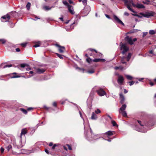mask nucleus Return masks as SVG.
Segmentation results:
<instances>
[{
	"label": "nucleus",
	"instance_id": "f257e3e1",
	"mask_svg": "<svg viewBox=\"0 0 156 156\" xmlns=\"http://www.w3.org/2000/svg\"><path fill=\"white\" fill-rule=\"evenodd\" d=\"M137 122L140 126L141 127L139 128L137 125L136 123L135 125L134 129L137 131L142 133H146L147 130L146 129H143L144 126H145L147 127L152 126L154 125L156 122L155 120L154 117L152 115H150L148 116L143 121V122L140 120H137Z\"/></svg>",
	"mask_w": 156,
	"mask_h": 156
},
{
	"label": "nucleus",
	"instance_id": "f03ea898",
	"mask_svg": "<svg viewBox=\"0 0 156 156\" xmlns=\"http://www.w3.org/2000/svg\"><path fill=\"white\" fill-rule=\"evenodd\" d=\"M131 56L132 54L131 53H129L126 57L124 56L122 57L121 60V63L123 64H125V66L124 67H123L121 66H115L114 67V69L115 70L119 69L121 71H122L123 70L125 69L129 66V64L127 63V62L125 61V59H126V61L127 62H129L131 57Z\"/></svg>",
	"mask_w": 156,
	"mask_h": 156
},
{
	"label": "nucleus",
	"instance_id": "7ed1b4c3",
	"mask_svg": "<svg viewBox=\"0 0 156 156\" xmlns=\"http://www.w3.org/2000/svg\"><path fill=\"white\" fill-rule=\"evenodd\" d=\"M84 133L86 138L89 141H91L96 140L97 139V137H99L100 138H101V136H100V134L95 135L94 136H91V135L89 133L87 134V133L85 131L84 132Z\"/></svg>",
	"mask_w": 156,
	"mask_h": 156
},
{
	"label": "nucleus",
	"instance_id": "20e7f679",
	"mask_svg": "<svg viewBox=\"0 0 156 156\" xmlns=\"http://www.w3.org/2000/svg\"><path fill=\"white\" fill-rule=\"evenodd\" d=\"M120 50H123L121 52L122 54L124 55L129 50V48L125 44H123L122 42L120 43Z\"/></svg>",
	"mask_w": 156,
	"mask_h": 156
},
{
	"label": "nucleus",
	"instance_id": "39448f33",
	"mask_svg": "<svg viewBox=\"0 0 156 156\" xmlns=\"http://www.w3.org/2000/svg\"><path fill=\"white\" fill-rule=\"evenodd\" d=\"M140 14L142 15V16L145 17L147 18H149L151 16H154L155 13L154 12H147L145 13H140Z\"/></svg>",
	"mask_w": 156,
	"mask_h": 156
},
{
	"label": "nucleus",
	"instance_id": "423d86ee",
	"mask_svg": "<svg viewBox=\"0 0 156 156\" xmlns=\"http://www.w3.org/2000/svg\"><path fill=\"white\" fill-rule=\"evenodd\" d=\"M96 92L100 96H103L106 94V92L101 87H98L97 90H96Z\"/></svg>",
	"mask_w": 156,
	"mask_h": 156
},
{
	"label": "nucleus",
	"instance_id": "0eeeda50",
	"mask_svg": "<svg viewBox=\"0 0 156 156\" xmlns=\"http://www.w3.org/2000/svg\"><path fill=\"white\" fill-rule=\"evenodd\" d=\"M10 18L9 14L8 13L6 15L2 16L1 20L2 22H8L10 20Z\"/></svg>",
	"mask_w": 156,
	"mask_h": 156
},
{
	"label": "nucleus",
	"instance_id": "6e6552de",
	"mask_svg": "<svg viewBox=\"0 0 156 156\" xmlns=\"http://www.w3.org/2000/svg\"><path fill=\"white\" fill-rule=\"evenodd\" d=\"M124 81V78L123 77L120 75H119L118 78L117 80V82L118 84L120 85L123 84V83Z\"/></svg>",
	"mask_w": 156,
	"mask_h": 156
},
{
	"label": "nucleus",
	"instance_id": "1a4fd4ad",
	"mask_svg": "<svg viewBox=\"0 0 156 156\" xmlns=\"http://www.w3.org/2000/svg\"><path fill=\"white\" fill-rule=\"evenodd\" d=\"M125 40L130 45H133L134 44L133 41L131 37H129V36H127L125 38Z\"/></svg>",
	"mask_w": 156,
	"mask_h": 156
},
{
	"label": "nucleus",
	"instance_id": "9d476101",
	"mask_svg": "<svg viewBox=\"0 0 156 156\" xmlns=\"http://www.w3.org/2000/svg\"><path fill=\"white\" fill-rule=\"evenodd\" d=\"M90 10V6L88 5L85 6L84 8V12L86 15L85 16H86L88 15Z\"/></svg>",
	"mask_w": 156,
	"mask_h": 156
},
{
	"label": "nucleus",
	"instance_id": "9b49d317",
	"mask_svg": "<svg viewBox=\"0 0 156 156\" xmlns=\"http://www.w3.org/2000/svg\"><path fill=\"white\" fill-rule=\"evenodd\" d=\"M34 69L35 70L36 72L38 74L43 73L45 71V70L43 69L36 68V67H34Z\"/></svg>",
	"mask_w": 156,
	"mask_h": 156
},
{
	"label": "nucleus",
	"instance_id": "f8f14e48",
	"mask_svg": "<svg viewBox=\"0 0 156 156\" xmlns=\"http://www.w3.org/2000/svg\"><path fill=\"white\" fill-rule=\"evenodd\" d=\"M113 18L114 19V20L116 21L118 23L121 24L123 26H124V24L123 23V22L120 20L118 17L117 16L115 15H114Z\"/></svg>",
	"mask_w": 156,
	"mask_h": 156
},
{
	"label": "nucleus",
	"instance_id": "ddd939ff",
	"mask_svg": "<svg viewBox=\"0 0 156 156\" xmlns=\"http://www.w3.org/2000/svg\"><path fill=\"white\" fill-rule=\"evenodd\" d=\"M55 46L58 48L59 51L61 53H62L64 52L65 50V47L64 46H61L60 45L56 44Z\"/></svg>",
	"mask_w": 156,
	"mask_h": 156
},
{
	"label": "nucleus",
	"instance_id": "4468645a",
	"mask_svg": "<svg viewBox=\"0 0 156 156\" xmlns=\"http://www.w3.org/2000/svg\"><path fill=\"white\" fill-rule=\"evenodd\" d=\"M113 132H114L112 131H108L105 133L100 134V136H104V135L105 134L107 135L108 136H110L113 135Z\"/></svg>",
	"mask_w": 156,
	"mask_h": 156
},
{
	"label": "nucleus",
	"instance_id": "2eb2a0df",
	"mask_svg": "<svg viewBox=\"0 0 156 156\" xmlns=\"http://www.w3.org/2000/svg\"><path fill=\"white\" fill-rule=\"evenodd\" d=\"M68 9L69 12L72 15L74 14L75 12L74 10L73 7L70 5L68 7Z\"/></svg>",
	"mask_w": 156,
	"mask_h": 156
},
{
	"label": "nucleus",
	"instance_id": "dca6fc26",
	"mask_svg": "<svg viewBox=\"0 0 156 156\" xmlns=\"http://www.w3.org/2000/svg\"><path fill=\"white\" fill-rule=\"evenodd\" d=\"M120 97L121 99L120 101V103L121 104H123L125 100V98L124 96L122 93L119 94Z\"/></svg>",
	"mask_w": 156,
	"mask_h": 156
},
{
	"label": "nucleus",
	"instance_id": "f3484780",
	"mask_svg": "<svg viewBox=\"0 0 156 156\" xmlns=\"http://www.w3.org/2000/svg\"><path fill=\"white\" fill-rule=\"evenodd\" d=\"M105 61V60L104 58H95L93 60V61L95 62H104Z\"/></svg>",
	"mask_w": 156,
	"mask_h": 156
},
{
	"label": "nucleus",
	"instance_id": "a211bd4d",
	"mask_svg": "<svg viewBox=\"0 0 156 156\" xmlns=\"http://www.w3.org/2000/svg\"><path fill=\"white\" fill-rule=\"evenodd\" d=\"M126 107V104L123 105L119 109V113L121 112V111H125Z\"/></svg>",
	"mask_w": 156,
	"mask_h": 156
},
{
	"label": "nucleus",
	"instance_id": "6ab92c4d",
	"mask_svg": "<svg viewBox=\"0 0 156 156\" xmlns=\"http://www.w3.org/2000/svg\"><path fill=\"white\" fill-rule=\"evenodd\" d=\"M98 118L97 115L95 114L94 112H93L92 114L91 119L92 120H96Z\"/></svg>",
	"mask_w": 156,
	"mask_h": 156
},
{
	"label": "nucleus",
	"instance_id": "aec40b11",
	"mask_svg": "<svg viewBox=\"0 0 156 156\" xmlns=\"http://www.w3.org/2000/svg\"><path fill=\"white\" fill-rule=\"evenodd\" d=\"M136 7L138 8L141 9L144 8H145V7L144 5H143L142 4H140L137 3L136 4Z\"/></svg>",
	"mask_w": 156,
	"mask_h": 156
},
{
	"label": "nucleus",
	"instance_id": "412c9836",
	"mask_svg": "<svg viewBox=\"0 0 156 156\" xmlns=\"http://www.w3.org/2000/svg\"><path fill=\"white\" fill-rule=\"evenodd\" d=\"M79 22V20L77 17V16H76V17L75 18L74 20V22L72 23V24H71V25H73L76 24V25Z\"/></svg>",
	"mask_w": 156,
	"mask_h": 156
},
{
	"label": "nucleus",
	"instance_id": "4be33fe9",
	"mask_svg": "<svg viewBox=\"0 0 156 156\" xmlns=\"http://www.w3.org/2000/svg\"><path fill=\"white\" fill-rule=\"evenodd\" d=\"M27 132L25 129H22L21 133V136L23 135H25L27 133Z\"/></svg>",
	"mask_w": 156,
	"mask_h": 156
},
{
	"label": "nucleus",
	"instance_id": "5701e85b",
	"mask_svg": "<svg viewBox=\"0 0 156 156\" xmlns=\"http://www.w3.org/2000/svg\"><path fill=\"white\" fill-rule=\"evenodd\" d=\"M62 3L66 6H67V8L69 6H70V5H69L68 2H67V1L66 0H62Z\"/></svg>",
	"mask_w": 156,
	"mask_h": 156
},
{
	"label": "nucleus",
	"instance_id": "b1692460",
	"mask_svg": "<svg viewBox=\"0 0 156 156\" xmlns=\"http://www.w3.org/2000/svg\"><path fill=\"white\" fill-rule=\"evenodd\" d=\"M54 7V6H51L50 7L47 6H45L43 7V8L45 10L48 11L50 10L52 8Z\"/></svg>",
	"mask_w": 156,
	"mask_h": 156
},
{
	"label": "nucleus",
	"instance_id": "393cba45",
	"mask_svg": "<svg viewBox=\"0 0 156 156\" xmlns=\"http://www.w3.org/2000/svg\"><path fill=\"white\" fill-rule=\"evenodd\" d=\"M76 69H78L79 71L80 72H82V73H84V69L82 68H80V67H78L77 66H76Z\"/></svg>",
	"mask_w": 156,
	"mask_h": 156
},
{
	"label": "nucleus",
	"instance_id": "a878e982",
	"mask_svg": "<svg viewBox=\"0 0 156 156\" xmlns=\"http://www.w3.org/2000/svg\"><path fill=\"white\" fill-rule=\"evenodd\" d=\"M125 76H126L127 79L129 80H131L133 79V77L128 75H126Z\"/></svg>",
	"mask_w": 156,
	"mask_h": 156
},
{
	"label": "nucleus",
	"instance_id": "bb28decb",
	"mask_svg": "<svg viewBox=\"0 0 156 156\" xmlns=\"http://www.w3.org/2000/svg\"><path fill=\"white\" fill-rule=\"evenodd\" d=\"M20 111H21V112H23V113L24 114H27V111L25 109H24L23 108H20Z\"/></svg>",
	"mask_w": 156,
	"mask_h": 156
},
{
	"label": "nucleus",
	"instance_id": "cd10ccee",
	"mask_svg": "<svg viewBox=\"0 0 156 156\" xmlns=\"http://www.w3.org/2000/svg\"><path fill=\"white\" fill-rule=\"evenodd\" d=\"M41 42L40 41H38L37 43L35 44L33 46L35 48H37L40 46Z\"/></svg>",
	"mask_w": 156,
	"mask_h": 156
},
{
	"label": "nucleus",
	"instance_id": "c85d7f7f",
	"mask_svg": "<svg viewBox=\"0 0 156 156\" xmlns=\"http://www.w3.org/2000/svg\"><path fill=\"white\" fill-rule=\"evenodd\" d=\"M111 123L113 126H117V127L118 126V125L117 124V123L115 121L113 120H112Z\"/></svg>",
	"mask_w": 156,
	"mask_h": 156
},
{
	"label": "nucleus",
	"instance_id": "c756f323",
	"mask_svg": "<svg viewBox=\"0 0 156 156\" xmlns=\"http://www.w3.org/2000/svg\"><path fill=\"white\" fill-rule=\"evenodd\" d=\"M122 115L124 117H126L127 116L126 112V111H121Z\"/></svg>",
	"mask_w": 156,
	"mask_h": 156
},
{
	"label": "nucleus",
	"instance_id": "7c9ffc66",
	"mask_svg": "<svg viewBox=\"0 0 156 156\" xmlns=\"http://www.w3.org/2000/svg\"><path fill=\"white\" fill-rule=\"evenodd\" d=\"M149 34L151 35H153L156 34V32L154 30H149Z\"/></svg>",
	"mask_w": 156,
	"mask_h": 156
},
{
	"label": "nucleus",
	"instance_id": "2f4dec72",
	"mask_svg": "<svg viewBox=\"0 0 156 156\" xmlns=\"http://www.w3.org/2000/svg\"><path fill=\"white\" fill-rule=\"evenodd\" d=\"M87 61L89 63H90L91 62L93 61V60L89 57H88L86 59Z\"/></svg>",
	"mask_w": 156,
	"mask_h": 156
},
{
	"label": "nucleus",
	"instance_id": "473e14b6",
	"mask_svg": "<svg viewBox=\"0 0 156 156\" xmlns=\"http://www.w3.org/2000/svg\"><path fill=\"white\" fill-rule=\"evenodd\" d=\"M31 4L30 2H28L26 6V7L27 10H29L30 9Z\"/></svg>",
	"mask_w": 156,
	"mask_h": 156
},
{
	"label": "nucleus",
	"instance_id": "72a5a7b5",
	"mask_svg": "<svg viewBox=\"0 0 156 156\" xmlns=\"http://www.w3.org/2000/svg\"><path fill=\"white\" fill-rule=\"evenodd\" d=\"M6 42V40L4 39H0V42L2 44H4Z\"/></svg>",
	"mask_w": 156,
	"mask_h": 156
},
{
	"label": "nucleus",
	"instance_id": "f704fd0d",
	"mask_svg": "<svg viewBox=\"0 0 156 156\" xmlns=\"http://www.w3.org/2000/svg\"><path fill=\"white\" fill-rule=\"evenodd\" d=\"M135 12H133L134 13H134V14H132L134 16H137L138 17H139V18H142V16H139V15L137 14H136V12L135 11Z\"/></svg>",
	"mask_w": 156,
	"mask_h": 156
},
{
	"label": "nucleus",
	"instance_id": "c9c22d12",
	"mask_svg": "<svg viewBox=\"0 0 156 156\" xmlns=\"http://www.w3.org/2000/svg\"><path fill=\"white\" fill-rule=\"evenodd\" d=\"M87 0H83L82 3L84 5H86L87 4Z\"/></svg>",
	"mask_w": 156,
	"mask_h": 156
},
{
	"label": "nucleus",
	"instance_id": "e433bc0d",
	"mask_svg": "<svg viewBox=\"0 0 156 156\" xmlns=\"http://www.w3.org/2000/svg\"><path fill=\"white\" fill-rule=\"evenodd\" d=\"M87 51H91V52H92L93 51H94L96 53H97V51L95 49H92V48H89L87 50Z\"/></svg>",
	"mask_w": 156,
	"mask_h": 156
},
{
	"label": "nucleus",
	"instance_id": "4c0bfd02",
	"mask_svg": "<svg viewBox=\"0 0 156 156\" xmlns=\"http://www.w3.org/2000/svg\"><path fill=\"white\" fill-rule=\"evenodd\" d=\"M26 67V70L27 71H29V70L31 69V68L29 66V65H28L27 64V65Z\"/></svg>",
	"mask_w": 156,
	"mask_h": 156
},
{
	"label": "nucleus",
	"instance_id": "58836bf2",
	"mask_svg": "<svg viewBox=\"0 0 156 156\" xmlns=\"http://www.w3.org/2000/svg\"><path fill=\"white\" fill-rule=\"evenodd\" d=\"M27 65V64L25 63L21 64L20 65V66L22 68H24Z\"/></svg>",
	"mask_w": 156,
	"mask_h": 156
},
{
	"label": "nucleus",
	"instance_id": "ea45409f",
	"mask_svg": "<svg viewBox=\"0 0 156 156\" xmlns=\"http://www.w3.org/2000/svg\"><path fill=\"white\" fill-rule=\"evenodd\" d=\"M12 65L11 64L6 65H5L3 67V68L4 69L6 67H12Z\"/></svg>",
	"mask_w": 156,
	"mask_h": 156
},
{
	"label": "nucleus",
	"instance_id": "a19ab883",
	"mask_svg": "<svg viewBox=\"0 0 156 156\" xmlns=\"http://www.w3.org/2000/svg\"><path fill=\"white\" fill-rule=\"evenodd\" d=\"M56 54L57 55L60 59H63V58L62 57V55L58 53H56Z\"/></svg>",
	"mask_w": 156,
	"mask_h": 156
},
{
	"label": "nucleus",
	"instance_id": "79ce46f5",
	"mask_svg": "<svg viewBox=\"0 0 156 156\" xmlns=\"http://www.w3.org/2000/svg\"><path fill=\"white\" fill-rule=\"evenodd\" d=\"M12 146L11 145H9L7 147H6V149L9 151V150L12 148Z\"/></svg>",
	"mask_w": 156,
	"mask_h": 156
},
{
	"label": "nucleus",
	"instance_id": "37998d69",
	"mask_svg": "<svg viewBox=\"0 0 156 156\" xmlns=\"http://www.w3.org/2000/svg\"><path fill=\"white\" fill-rule=\"evenodd\" d=\"M135 82L133 81H129L128 82V83H129V85L130 86H131L132 85H133L134 83Z\"/></svg>",
	"mask_w": 156,
	"mask_h": 156
},
{
	"label": "nucleus",
	"instance_id": "c03bdc74",
	"mask_svg": "<svg viewBox=\"0 0 156 156\" xmlns=\"http://www.w3.org/2000/svg\"><path fill=\"white\" fill-rule=\"evenodd\" d=\"M101 112V111L98 109H97V110L95 111V113L97 114L98 113H100Z\"/></svg>",
	"mask_w": 156,
	"mask_h": 156
},
{
	"label": "nucleus",
	"instance_id": "a18cd8bd",
	"mask_svg": "<svg viewBox=\"0 0 156 156\" xmlns=\"http://www.w3.org/2000/svg\"><path fill=\"white\" fill-rule=\"evenodd\" d=\"M20 77V76H16V75H13L11 77V78H19Z\"/></svg>",
	"mask_w": 156,
	"mask_h": 156
},
{
	"label": "nucleus",
	"instance_id": "49530a36",
	"mask_svg": "<svg viewBox=\"0 0 156 156\" xmlns=\"http://www.w3.org/2000/svg\"><path fill=\"white\" fill-rule=\"evenodd\" d=\"M5 76H6V75L0 76V80H4L6 81V80L2 79V78L4 77Z\"/></svg>",
	"mask_w": 156,
	"mask_h": 156
},
{
	"label": "nucleus",
	"instance_id": "de8ad7c7",
	"mask_svg": "<svg viewBox=\"0 0 156 156\" xmlns=\"http://www.w3.org/2000/svg\"><path fill=\"white\" fill-rule=\"evenodd\" d=\"M87 72L88 73H90V74H92L93 73H94V70H89L87 71Z\"/></svg>",
	"mask_w": 156,
	"mask_h": 156
},
{
	"label": "nucleus",
	"instance_id": "09e8293b",
	"mask_svg": "<svg viewBox=\"0 0 156 156\" xmlns=\"http://www.w3.org/2000/svg\"><path fill=\"white\" fill-rule=\"evenodd\" d=\"M27 44V43H21L20 44L23 47H25L26 46Z\"/></svg>",
	"mask_w": 156,
	"mask_h": 156
},
{
	"label": "nucleus",
	"instance_id": "8fccbe9b",
	"mask_svg": "<svg viewBox=\"0 0 156 156\" xmlns=\"http://www.w3.org/2000/svg\"><path fill=\"white\" fill-rule=\"evenodd\" d=\"M147 33H148V32H143L142 37H144L146 35H147Z\"/></svg>",
	"mask_w": 156,
	"mask_h": 156
},
{
	"label": "nucleus",
	"instance_id": "3c124183",
	"mask_svg": "<svg viewBox=\"0 0 156 156\" xmlns=\"http://www.w3.org/2000/svg\"><path fill=\"white\" fill-rule=\"evenodd\" d=\"M137 30H136V29H133V30H131L130 32L131 33H133L136 32Z\"/></svg>",
	"mask_w": 156,
	"mask_h": 156
},
{
	"label": "nucleus",
	"instance_id": "603ef678",
	"mask_svg": "<svg viewBox=\"0 0 156 156\" xmlns=\"http://www.w3.org/2000/svg\"><path fill=\"white\" fill-rule=\"evenodd\" d=\"M90 134L91 135V136H94V135H95L93 133V131H92L91 128H90Z\"/></svg>",
	"mask_w": 156,
	"mask_h": 156
},
{
	"label": "nucleus",
	"instance_id": "864d4df0",
	"mask_svg": "<svg viewBox=\"0 0 156 156\" xmlns=\"http://www.w3.org/2000/svg\"><path fill=\"white\" fill-rule=\"evenodd\" d=\"M57 146V144H54L52 146V149H54L55 148V147L56 146Z\"/></svg>",
	"mask_w": 156,
	"mask_h": 156
},
{
	"label": "nucleus",
	"instance_id": "5fc2aeb1",
	"mask_svg": "<svg viewBox=\"0 0 156 156\" xmlns=\"http://www.w3.org/2000/svg\"><path fill=\"white\" fill-rule=\"evenodd\" d=\"M79 114H80V117H81V118H82V119H83V121H84V119L83 118V117H82V113H81V112L80 111H79Z\"/></svg>",
	"mask_w": 156,
	"mask_h": 156
},
{
	"label": "nucleus",
	"instance_id": "6e6d98bb",
	"mask_svg": "<svg viewBox=\"0 0 156 156\" xmlns=\"http://www.w3.org/2000/svg\"><path fill=\"white\" fill-rule=\"evenodd\" d=\"M128 3H127V4L129 5V6H130V5H129V3H131V4L132 3V2H133V1L132 0H129V1H128Z\"/></svg>",
	"mask_w": 156,
	"mask_h": 156
},
{
	"label": "nucleus",
	"instance_id": "4d7b16f0",
	"mask_svg": "<svg viewBox=\"0 0 156 156\" xmlns=\"http://www.w3.org/2000/svg\"><path fill=\"white\" fill-rule=\"evenodd\" d=\"M105 16H106V17L107 18H108V19H111V18L110 17V16L106 14H105Z\"/></svg>",
	"mask_w": 156,
	"mask_h": 156
},
{
	"label": "nucleus",
	"instance_id": "13d9d810",
	"mask_svg": "<svg viewBox=\"0 0 156 156\" xmlns=\"http://www.w3.org/2000/svg\"><path fill=\"white\" fill-rule=\"evenodd\" d=\"M67 146L69 150H72L71 147L70 145H69V144H67Z\"/></svg>",
	"mask_w": 156,
	"mask_h": 156
},
{
	"label": "nucleus",
	"instance_id": "bf43d9fd",
	"mask_svg": "<svg viewBox=\"0 0 156 156\" xmlns=\"http://www.w3.org/2000/svg\"><path fill=\"white\" fill-rule=\"evenodd\" d=\"M124 15L125 16H128L129 15V14L127 12H125L124 13Z\"/></svg>",
	"mask_w": 156,
	"mask_h": 156
},
{
	"label": "nucleus",
	"instance_id": "052dcab7",
	"mask_svg": "<svg viewBox=\"0 0 156 156\" xmlns=\"http://www.w3.org/2000/svg\"><path fill=\"white\" fill-rule=\"evenodd\" d=\"M53 105L54 106L56 107L57 106V104L56 102H54L53 104Z\"/></svg>",
	"mask_w": 156,
	"mask_h": 156
},
{
	"label": "nucleus",
	"instance_id": "680f3d73",
	"mask_svg": "<svg viewBox=\"0 0 156 156\" xmlns=\"http://www.w3.org/2000/svg\"><path fill=\"white\" fill-rule=\"evenodd\" d=\"M4 148H3V147H1V149H0V151H1V152L2 153L4 151Z\"/></svg>",
	"mask_w": 156,
	"mask_h": 156
},
{
	"label": "nucleus",
	"instance_id": "e2e57ef3",
	"mask_svg": "<svg viewBox=\"0 0 156 156\" xmlns=\"http://www.w3.org/2000/svg\"><path fill=\"white\" fill-rule=\"evenodd\" d=\"M149 53L150 54H153V55H154V53H153V51L152 50H151L150 51H149Z\"/></svg>",
	"mask_w": 156,
	"mask_h": 156
},
{
	"label": "nucleus",
	"instance_id": "0e129e2a",
	"mask_svg": "<svg viewBox=\"0 0 156 156\" xmlns=\"http://www.w3.org/2000/svg\"><path fill=\"white\" fill-rule=\"evenodd\" d=\"M33 109V108L32 107H29L27 108V110L28 111H30Z\"/></svg>",
	"mask_w": 156,
	"mask_h": 156
},
{
	"label": "nucleus",
	"instance_id": "69168bd1",
	"mask_svg": "<svg viewBox=\"0 0 156 156\" xmlns=\"http://www.w3.org/2000/svg\"><path fill=\"white\" fill-rule=\"evenodd\" d=\"M63 148L64 149H65L66 151H67L68 147H67V146H64L63 147Z\"/></svg>",
	"mask_w": 156,
	"mask_h": 156
},
{
	"label": "nucleus",
	"instance_id": "338daca9",
	"mask_svg": "<svg viewBox=\"0 0 156 156\" xmlns=\"http://www.w3.org/2000/svg\"><path fill=\"white\" fill-rule=\"evenodd\" d=\"M44 108L47 110H48L49 108L47 107L46 105L44 106Z\"/></svg>",
	"mask_w": 156,
	"mask_h": 156
},
{
	"label": "nucleus",
	"instance_id": "774afa93",
	"mask_svg": "<svg viewBox=\"0 0 156 156\" xmlns=\"http://www.w3.org/2000/svg\"><path fill=\"white\" fill-rule=\"evenodd\" d=\"M70 4H73V2L71 0H68Z\"/></svg>",
	"mask_w": 156,
	"mask_h": 156
}]
</instances>
